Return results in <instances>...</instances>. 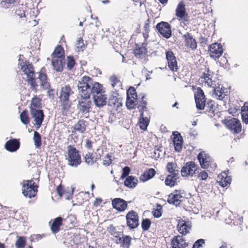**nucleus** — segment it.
<instances>
[{
    "label": "nucleus",
    "mask_w": 248,
    "mask_h": 248,
    "mask_svg": "<svg viewBox=\"0 0 248 248\" xmlns=\"http://www.w3.org/2000/svg\"><path fill=\"white\" fill-rule=\"evenodd\" d=\"M81 80L85 83V87L89 92V97L91 94L92 95L96 107L101 108L106 105L107 97L101 84L98 82L93 84L92 79L88 76H84L81 78Z\"/></svg>",
    "instance_id": "1"
},
{
    "label": "nucleus",
    "mask_w": 248,
    "mask_h": 248,
    "mask_svg": "<svg viewBox=\"0 0 248 248\" xmlns=\"http://www.w3.org/2000/svg\"><path fill=\"white\" fill-rule=\"evenodd\" d=\"M213 76L214 72L206 68L201 78L204 79L206 85L213 89V96L217 99L222 100L225 95L224 89L218 80L213 79Z\"/></svg>",
    "instance_id": "2"
},
{
    "label": "nucleus",
    "mask_w": 248,
    "mask_h": 248,
    "mask_svg": "<svg viewBox=\"0 0 248 248\" xmlns=\"http://www.w3.org/2000/svg\"><path fill=\"white\" fill-rule=\"evenodd\" d=\"M21 69L24 73L26 75L27 81L31 86V88L35 89L37 86V83L40 82V85L43 88L46 89L48 87V83L47 82V77L45 74H39L38 80L35 78V73L33 66L29 62L25 63L21 66Z\"/></svg>",
    "instance_id": "3"
},
{
    "label": "nucleus",
    "mask_w": 248,
    "mask_h": 248,
    "mask_svg": "<svg viewBox=\"0 0 248 248\" xmlns=\"http://www.w3.org/2000/svg\"><path fill=\"white\" fill-rule=\"evenodd\" d=\"M85 83L81 81V79L78 81V88L81 98L78 100L77 106L78 109L82 114H86L89 112L91 108L92 102L89 99V92L84 86Z\"/></svg>",
    "instance_id": "4"
},
{
    "label": "nucleus",
    "mask_w": 248,
    "mask_h": 248,
    "mask_svg": "<svg viewBox=\"0 0 248 248\" xmlns=\"http://www.w3.org/2000/svg\"><path fill=\"white\" fill-rule=\"evenodd\" d=\"M74 94V92L69 85L62 87L59 92V103L62 115H67L72 106L70 96Z\"/></svg>",
    "instance_id": "5"
},
{
    "label": "nucleus",
    "mask_w": 248,
    "mask_h": 248,
    "mask_svg": "<svg viewBox=\"0 0 248 248\" xmlns=\"http://www.w3.org/2000/svg\"><path fill=\"white\" fill-rule=\"evenodd\" d=\"M68 165L71 166L77 167L81 162V157L79 154L78 151L74 147L69 145L67 147Z\"/></svg>",
    "instance_id": "6"
},
{
    "label": "nucleus",
    "mask_w": 248,
    "mask_h": 248,
    "mask_svg": "<svg viewBox=\"0 0 248 248\" xmlns=\"http://www.w3.org/2000/svg\"><path fill=\"white\" fill-rule=\"evenodd\" d=\"M176 16L179 18V21L182 26H186L189 23L188 15L186 11V6L183 1L178 4L175 10Z\"/></svg>",
    "instance_id": "7"
},
{
    "label": "nucleus",
    "mask_w": 248,
    "mask_h": 248,
    "mask_svg": "<svg viewBox=\"0 0 248 248\" xmlns=\"http://www.w3.org/2000/svg\"><path fill=\"white\" fill-rule=\"evenodd\" d=\"M37 188V186H34L32 181H24L22 186V193L25 197L31 198L35 196Z\"/></svg>",
    "instance_id": "8"
},
{
    "label": "nucleus",
    "mask_w": 248,
    "mask_h": 248,
    "mask_svg": "<svg viewBox=\"0 0 248 248\" xmlns=\"http://www.w3.org/2000/svg\"><path fill=\"white\" fill-rule=\"evenodd\" d=\"M126 219L127 225L131 229L138 227L139 225L138 215L133 210L129 211L126 214Z\"/></svg>",
    "instance_id": "9"
},
{
    "label": "nucleus",
    "mask_w": 248,
    "mask_h": 248,
    "mask_svg": "<svg viewBox=\"0 0 248 248\" xmlns=\"http://www.w3.org/2000/svg\"><path fill=\"white\" fill-rule=\"evenodd\" d=\"M156 28L163 37L169 39L171 37V31L168 23L161 22L156 25Z\"/></svg>",
    "instance_id": "10"
},
{
    "label": "nucleus",
    "mask_w": 248,
    "mask_h": 248,
    "mask_svg": "<svg viewBox=\"0 0 248 248\" xmlns=\"http://www.w3.org/2000/svg\"><path fill=\"white\" fill-rule=\"evenodd\" d=\"M195 100L198 109L202 110L205 106V98L203 91L201 88H198L195 93Z\"/></svg>",
    "instance_id": "11"
},
{
    "label": "nucleus",
    "mask_w": 248,
    "mask_h": 248,
    "mask_svg": "<svg viewBox=\"0 0 248 248\" xmlns=\"http://www.w3.org/2000/svg\"><path fill=\"white\" fill-rule=\"evenodd\" d=\"M197 166L194 162H186L182 168L181 172L182 176L187 177L189 175L192 176L196 173Z\"/></svg>",
    "instance_id": "12"
},
{
    "label": "nucleus",
    "mask_w": 248,
    "mask_h": 248,
    "mask_svg": "<svg viewBox=\"0 0 248 248\" xmlns=\"http://www.w3.org/2000/svg\"><path fill=\"white\" fill-rule=\"evenodd\" d=\"M208 51L210 57L216 60L222 54L223 48L220 44L214 43L209 46Z\"/></svg>",
    "instance_id": "13"
},
{
    "label": "nucleus",
    "mask_w": 248,
    "mask_h": 248,
    "mask_svg": "<svg viewBox=\"0 0 248 248\" xmlns=\"http://www.w3.org/2000/svg\"><path fill=\"white\" fill-rule=\"evenodd\" d=\"M197 158L202 169H207L211 165L212 159L209 154L205 153L204 151L199 154Z\"/></svg>",
    "instance_id": "14"
},
{
    "label": "nucleus",
    "mask_w": 248,
    "mask_h": 248,
    "mask_svg": "<svg viewBox=\"0 0 248 248\" xmlns=\"http://www.w3.org/2000/svg\"><path fill=\"white\" fill-rule=\"evenodd\" d=\"M31 118L33 119L35 124L38 128L41 126L44 118V112L41 109H32L30 111Z\"/></svg>",
    "instance_id": "15"
},
{
    "label": "nucleus",
    "mask_w": 248,
    "mask_h": 248,
    "mask_svg": "<svg viewBox=\"0 0 248 248\" xmlns=\"http://www.w3.org/2000/svg\"><path fill=\"white\" fill-rule=\"evenodd\" d=\"M183 199L184 197L181 195L180 191L175 190L169 195L167 202L170 204H174L177 206L183 202Z\"/></svg>",
    "instance_id": "16"
},
{
    "label": "nucleus",
    "mask_w": 248,
    "mask_h": 248,
    "mask_svg": "<svg viewBox=\"0 0 248 248\" xmlns=\"http://www.w3.org/2000/svg\"><path fill=\"white\" fill-rule=\"evenodd\" d=\"M166 56L169 68L173 71H177L178 69L177 62L173 53L171 51H167Z\"/></svg>",
    "instance_id": "17"
},
{
    "label": "nucleus",
    "mask_w": 248,
    "mask_h": 248,
    "mask_svg": "<svg viewBox=\"0 0 248 248\" xmlns=\"http://www.w3.org/2000/svg\"><path fill=\"white\" fill-rule=\"evenodd\" d=\"M171 245L172 248H187L188 244L182 236L177 235L172 239Z\"/></svg>",
    "instance_id": "18"
},
{
    "label": "nucleus",
    "mask_w": 248,
    "mask_h": 248,
    "mask_svg": "<svg viewBox=\"0 0 248 248\" xmlns=\"http://www.w3.org/2000/svg\"><path fill=\"white\" fill-rule=\"evenodd\" d=\"M113 207L119 212L124 211L127 207V203L126 201L121 198H115L112 201Z\"/></svg>",
    "instance_id": "19"
},
{
    "label": "nucleus",
    "mask_w": 248,
    "mask_h": 248,
    "mask_svg": "<svg viewBox=\"0 0 248 248\" xmlns=\"http://www.w3.org/2000/svg\"><path fill=\"white\" fill-rule=\"evenodd\" d=\"M228 127L233 133H238L241 130V125L240 121L236 118H233L228 121Z\"/></svg>",
    "instance_id": "20"
},
{
    "label": "nucleus",
    "mask_w": 248,
    "mask_h": 248,
    "mask_svg": "<svg viewBox=\"0 0 248 248\" xmlns=\"http://www.w3.org/2000/svg\"><path fill=\"white\" fill-rule=\"evenodd\" d=\"M87 123H88L84 120H79L73 126V130L72 131V136L73 137L74 133L76 132L80 134H83L86 130Z\"/></svg>",
    "instance_id": "21"
},
{
    "label": "nucleus",
    "mask_w": 248,
    "mask_h": 248,
    "mask_svg": "<svg viewBox=\"0 0 248 248\" xmlns=\"http://www.w3.org/2000/svg\"><path fill=\"white\" fill-rule=\"evenodd\" d=\"M173 135L174 136L173 142L174 149L176 151L180 152L182 149V145L183 143L182 137L181 134L177 131L173 132Z\"/></svg>",
    "instance_id": "22"
},
{
    "label": "nucleus",
    "mask_w": 248,
    "mask_h": 248,
    "mask_svg": "<svg viewBox=\"0 0 248 248\" xmlns=\"http://www.w3.org/2000/svg\"><path fill=\"white\" fill-rule=\"evenodd\" d=\"M20 146L19 141L16 139H13L7 141L5 144L6 150L14 152L17 150Z\"/></svg>",
    "instance_id": "23"
},
{
    "label": "nucleus",
    "mask_w": 248,
    "mask_h": 248,
    "mask_svg": "<svg viewBox=\"0 0 248 248\" xmlns=\"http://www.w3.org/2000/svg\"><path fill=\"white\" fill-rule=\"evenodd\" d=\"M183 38L185 40L186 46L189 47L193 50L197 49V43L196 40L188 32L184 34Z\"/></svg>",
    "instance_id": "24"
},
{
    "label": "nucleus",
    "mask_w": 248,
    "mask_h": 248,
    "mask_svg": "<svg viewBox=\"0 0 248 248\" xmlns=\"http://www.w3.org/2000/svg\"><path fill=\"white\" fill-rule=\"evenodd\" d=\"M54 57L52 58L51 63L54 69L57 72H61L65 64V60L63 58H58Z\"/></svg>",
    "instance_id": "25"
},
{
    "label": "nucleus",
    "mask_w": 248,
    "mask_h": 248,
    "mask_svg": "<svg viewBox=\"0 0 248 248\" xmlns=\"http://www.w3.org/2000/svg\"><path fill=\"white\" fill-rule=\"evenodd\" d=\"M177 228L179 232L183 235H186L189 232L191 229V226L183 220H179L177 224Z\"/></svg>",
    "instance_id": "26"
},
{
    "label": "nucleus",
    "mask_w": 248,
    "mask_h": 248,
    "mask_svg": "<svg viewBox=\"0 0 248 248\" xmlns=\"http://www.w3.org/2000/svg\"><path fill=\"white\" fill-rule=\"evenodd\" d=\"M155 173L156 171L154 169H149L141 175L140 180L143 182L146 181L153 178Z\"/></svg>",
    "instance_id": "27"
},
{
    "label": "nucleus",
    "mask_w": 248,
    "mask_h": 248,
    "mask_svg": "<svg viewBox=\"0 0 248 248\" xmlns=\"http://www.w3.org/2000/svg\"><path fill=\"white\" fill-rule=\"evenodd\" d=\"M138 179L133 176H127L124 182V185L125 186L133 188L135 187L138 184Z\"/></svg>",
    "instance_id": "28"
},
{
    "label": "nucleus",
    "mask_w": 248,
    "mask_h": 248,
    "mask_svg": "<svg viewBox=\"0 0 248 248\" xmlns=\"http://www.w3.org/2000/svg\"><path fill=\"white\" fill-rule=\"evenodd\" d=\"M62 217H56L53 221L51 229L53 233H56L60 230V227L62 225Z\"/></svg>",
    "instance_id": "29"
},
{
    "label": "nucleus",
    "mask_w": 248,
    "mask_h": 248,
    "mask_svg": "<svg viewBox=\"0 0 248 248\" xmlns=\"http://www.w3.org/2000/svg\"><path fill=\"white\" fill-rule=\"evenodd\" d=\"M100 155H99V157L97 155V156L94 159L93 156V153L88 152L84 156V159L85 162L88 165H93L94 162H96L97 159L100 158Z\"/></svg>",
    "instance_id": "30"
},
{
    "label": "nucleus",
    "mask_w": 248,
    "mask_h": 248,
    "mask_svg": "<svg viewBox=\"0 0 248 248\" xmlns=\"http://www.w3.org/2000/svg\"><path fill=\"white\" fill-rule=\"evenodd\" d=\"M108 105L114 108H117L122 106L121 100L116 96H111L108 101Z\"/></svg>",
    "instance_id": "31"
},
{
    "label": "nucleus",
    "mask_w": 248,
    "mask_h": 248,
    "mask_svg": "<svg viewBox=\"0 0 248 248\" xmlns=\"http://www.w3.org/2000/svg\"><path fill=\"white\" fill-rule=\"evenodd\" d=\"M149 120L147 117H144V113H140V118L139 122L140 127L142 130H146L149 125Z\"/></svg>",
    "instance_id": "32"
},
{
    "label": "nucleus",
    "mask_w": 248,
    "mask_h": 248,
    "mask_svg": "<svg viewBox=\"0 0 248 248\" xmlns=\"http://www.w3.org/2000/svg\"><path fill=\"white\" fill-rule=\"evenodd\" d=\"M51 57L52 58L56 57L57 58V59L60 58L64 59L63 48L60 46H57L52 53Z\"/></svg>",
    "instance_id": "33"
},
{
    "label": "nucleus",
    "mask_w": 248,
    "mask_h": 248,
    "mask_svg": "<svg viewBox=\"0 0 248 248\" xmlns=\"http://www.w3.org/2000/svg\"><path fill=\"white\" fill-rule=\"evenodd\" d=\"M177 175H168L165 180V183L166 186L170 187L174 186L176 184Z\"/></svg>",
    "instance_id": "34"
},
{
    "label": "nucleus",
    "mask_w": 248,
    "mask_h": 248,
    "mask_svg": "<svg viewBox=\"0 0 248 248\" xmlns=\"http://www.w3.org/2000/svg\"><path fill=\"white\" fill-rule=\"evenodd\" d=\"M41 106V100L38 98L35 97H33L31 101L30 105V111L32 109L38 110L40 109Z\"/></svg>",
    "instance_id": "35"
},
{
    "label": "nucleus",
    "mask_w": 248,
    "mask_h": 248,
    "mask_svg": "<svg viewBox=\"0 0 248 248\" xmlns=\"http://www.w3.org/2000/svg\"><path fill=\"white\" fill-rule=\"evenodd\" d=\"M33 140L35 147L39 148L42 145V140L41 135L38 132H34Z\"/></svg>",
    "instance_id": "36"
},
{
    "label": "nucleus",
    "mask_w": 248,
    "mask_h": 248,
    "mask_svg": "<svg viewBox=\"0 0 248 248\" xmlns=\"http://www.w3.org/2000/svg\"><path fill=\"white\" fill-rule=\"evenodd\" d=\"M137 104V98H132L130 97L127 96L126 105L128 109H132L134 108Z\"/></svg>",
    "instance_id": "37"
},
{
    "label": "nucleus",
    "mask_w": 248,
    "mask_h": 248,
    "mask_svg": "<svg viewBox=\"0 0 248 248\" xmlns=\"http://www.w3.org/2000/svg\"><path fill=\"white\" fill-rule=\"evenodd\" d=\"M150 20L148 18L145 22L144 25V31L142 32L143 36L146 40L149 37V32H150Z\"/></svg>",
    "instance_id": "38"
},
{
    "label": "nucleus",
    "mask_w": 248,
    "mask_h": 248,
    "mask_svg": "<svg viewBox=\"0 0 248 248\" xmlns=\"http://www.w3.org/2000/svg\"><path fill=\"white\" fill-rule=\"evenodd\" d=\"M147 102L145 100V96L144 95L142 96L141 97V100L140 102V104H138V108H139L140 113L142 112L144 113V111L147 110Z\"/></svg>",
    "instance_id": "39"
},
{
    "label": "nucleus",
    "mask_w": 248,
    "mask_h": 248,
    "mask_svg": "<svg viewBox=\"0 0 248 248\" xmlns=\"http://www.w3.org/2000/svg\"><path fill=\"white\" fill-rule=\"evenodd\" d=\"M20 119L21 123L27 125L30 123V118L27 110H23L21 112L20 115Z\"/></svg>",
    "instance_id": "40"
},
{
    "label": "nucleus",
    "mask_w": 248,
    "mask_h": 248,
    "mask_svg": "<svg viewBox=\"0 0 248 248\" xmlns=\"http://www.w3.org/2000/svg\"><path fill=\"white\" fill-rule=\"evenodd\" d=\"M17 0H0V6L4 8H8L12 6Z\"/></svg>",
    "instance_id": "41"
},
{
    "label": "nucleus",
    "mask_w": 248,
    "mask_h": 248,
    "mask_svg": "<svg viewBox=\"0 0 248 248\" xmlns=\"http://www.w3.org/2000/svg\"><path fill=\"white\" fill-rule=\"evenodd\" d=\"M107 230L114 237L119 236V235H122L123 233L122 232L118 231L117 228L112 224L108 227Z\"/></svg>",
    "instance_id": "42"
},
{
    "label": "nucleus",
    "mask_w": 248,
    "mask_h": 248,
    "mask_svg": "<svg viewBox=\"0 0 248 248\" xmlns=\"http://www.w3.org/2000/svg\"><path fill=\"white\" fill-rule=\"evenodd\" d=\"M146 49L144 47L137 48L134 51L135 56L139 58H142L145 55Z\"/></svg>",
    "instance_id": "43"
},
{
    "label": "nucleus",
    "mask_w": 248,
    "mask_h": 248,
    "mask_svg": "<svg viewBox=\"0 0 248 248\" xmlns=\"http://www.w3.org/2000/svg\"><path fill=\"white\" fill-rule=\"evenodd\" d=\"M176 164L172 162H169L167 164V169L169 172L171 173V175H177L178 171L175 170Z\"/></svg>",
    "instance_id": "44"
},
{
    "label": "nucleus",
    "mask_w": 248,
    "mask_h": 248,
    "mask_svg": "<svg viewBox=\"0 0 248 248\" xmlns=\"http://www.w3.org/2000/svg\"><path fill=\"white\" fill-rule=\"evenodd\" d=\"M131 240L132 238L129 235L123 236L121 246L126 248H129Z\"/></svg>",
    "instance_id": "45"
},
{
    "label": "nucleus",
    "mask_w": 248,
    "mask_h": 248,
    "mask_svg": "<svg viewBox=\"0 0 248 248\" xmlns=\"http://www.w3.org/2000/svg\"><path fill=\"white\" fill-rule=\"evenodd\" d=\"M26 244V240L24 237H17V240L15 246L17 248H23Z\"/></svg>",
    "instance_id": "46"
},
{
    "label": "nucleus",
    "mask_w": 248,
    "mask_h": 248,
    "mask_svg": "<svg viewBox=\"0 0 248 248\" xmlns=\"http://www.w3.org/2000/svg\"><path fill=\"white\" fill-rule=\"evenodd\" d=\"M205 108H206V110L207 111L213 113L215 110V106L213 101H209L207 104H205Z\"/></svg>",
    "instance_id": "47"
},
{
    "label": "nucleus",
    "mask_w": 248,
    "mask_h": 248,
    "mask_svg": "<svg viewBox=\"0 0 248 248\" xmlns=\"http://www.w3.org/2000/svg\"><path fill=\"white\" fill-rule=\"evenodd\" d=\"M151 221L148 218H146L145 219H143L141 222V227L144 231L148 230L151 226Z\"/></svg>",
    "instance_id": "48"
},
{
    "label": "nucleus",
    "mask_w": 248,
    "mask_h": 248,
    "mask_svg": "<svg viewBox=\"0 0 248 248\" xmlns=\"http://www.w3.org/2000/svg\"><path fill=\"white\" fill-rule=\"evenodd\" d=\"M127 96L132 98H137L136 89L134 87H131L127 91Z\"/></svg>",
    "instance_id": "49"
},
{
    "label": "nucleus",
    "mask_w": 248,
    "mask_h": 248,
    "mask_svg": "<svg viewBox=\"0 0 248 248\" xmlns=\"http://www.w3.org/2000/svg\"><path fill=\"white\" fill-rule=\"evenodd\" d=\"M198 177L202 180H206L208 177V174L205 170H201L198 171Z\"/></svg>",
    "instance_id": "50"
},
{
    "label": "nucleus",
    "mask_w": 248,
    "mask_h": 248,
    "mask_svg": "<svg viewBox=\"0 0 248 248\" xmlns=\"http://www.w3.org/2000/svg\"><path fill=\"white\" fill-rule=\"evenodd\" d=\"M109 80L113 87H114L117 85L119 86L121 85V82L116 76H111Z\"/></svg>",
    "instance_id": "51"
},
{
    "label": "nucleus",
    "mask_w": 248,
    "mask_h": 248,
    "mask_svg": "<svg viewBox=\"0 0 248 248\" xmlns=\"http://www.w3.org/2000/svg\"><path fill=\"white\" fill-rule=\"evenodd\" d=\"M231 178L230 177L226 176L224 179L220 181V185L222 187H226L231 184Z\"/></svg>",
    "instance_id": "52"
},
{
    "label": "nucleus",
    "mask_w": 248,
    "mask_h": 248,
    "mask_svg": "<svg viewBox=\"0 0 248 248\" xmlns=\"http://www.w3.org/2000/svg\"><path fill=\"white\" fill-rule=\"evenodd\" d=\"M75 64V61L72 57H67V67L69 70H71Z\"/></svg>",
    "instance_id": "53"
},
{
    "label": "nucleus",
    "mask_w": 248,
    "mask_h": 248,
    "mask_svg": "<svg viewBox=\"0 0 248 248\" xmlns=\"http://www.w3.org/2000/svg\"><path fill=\"white\" fill-rule=\"evenodd\" d=\"M242 121L246 124H248V108L247 110H242L241 112Z\"/></svg>",
    "instance_id": "54"
},
{
    "label": "nucleus",
    "mask_w": 248,
    "mask_h": 248,
    "mask_svg": "<svg viewBox=\"0 0 248 248\" xmlns=\"http://www.w3.org/2000/svg\"><path fill=\"white\" fill-rule=\"evenodd\" d=\"M162 155V151L160 149H155L154 152V155H152L153 158L157 160Z\"/></svg>",
    "instance_id": "55"
},
{
    "label": "nucleus",
    "mask_w": 248,
    "mask_h": 248,
    "mask_svg": "<svg viewBox=\"0 0 248 248\" xmlns=\"http://www.w3.org/2000/svg\"><path fill=\"white\" fill-rule=\"evenodd\" d=\"M111 157V156L109 154H107L106 157L103 159V165L107 166H109L112 162Z\"/></svg>",
    "instance_id": "56"
},
{
    "label": "nucleus",
    "mask_w": 248,
    "mask_h": 248,
    "mask_svg": "<svg viewBox=\"0 0 248 248\" xmlns=\"http://www.w3.org/2000/svg\"><path fill=\"white\" fill-rule=\"evenodd\" d=\"M159 209H156L153 211L152 213L154 217L156 218L160 217L162 215L161 209L162 207L161 206H159Z\"/></svg>",
    "instance_id": "57"
},
{
    "label": "nucleus",
    "mask_w": 248,
    "mask_h": 248,
    "mask_svg": "<svg viewBox=\"0 0 248 248\" xmlns=\"http://www.w3.org/2000/svg\"><path fill=\"white\" fill-rule=\"evenodd\" d=\"M130 171V169L128 167H125L123 169V173L121 176L122 179H124L128 176Z\"/></svg>",
    "instance_id": "58"
},
{
    "label": "nucleus",
    "mask_w": 248,
    "mask_h": 248,
    "mask_svg": "<svg viewBox=\"0 0 248 248\" xmlns=\"http://www.w3.org/2000/svg\"><path fill=\"white\" fill-rule=\"evenodd\" d=\"M92 142L89 139H86L85 140V147L87 149L91 150L92 149Z\"/></svg>",
    "instance_id": "59"
},
{
    "label": "nucleus",
    "mask_w": 248,
    "mask_h": 248,
    "mask_svg": "<svg viewBox=\"0 0 248 248\" xmlns=\"http://www.w3.org/2000/svg\"><path fill=\"white\" fill-rule=\"evenodd\" d=\"M205 243V241L204 239H200L197 240L194 244H196V248H200L202 246V244Z\"/></svg>",
    "instance_id": "60"
},
{
    "label": "nucleus",
    "mask_w": 248,
    "mask_h": 248,
    "mask_svg": "<svg viewBox=\"0 0 248 248\" xmlns=\"http://www.w3.org/2000/svg\"><path fill=\"white\" fill-rule=\"evenodd\" d=\"M15 13L20 18L25 17V14L24 11H21L20 9H17Z\"/></svg>",
    "instance_id": "61"
},
{
    "label": "nucleus",
    "mask_w": 248,
    "mask_h": 248,
    "mask_svg": "<svg viewBox=\"0 0 248 248\" xmlns=\"http://www.w3.org/2000/svg\"><path fill=\"white\" fill-rule=\"evenodd\" d=\"M57 192L60 197L62 196L63 193L62 192V188L61 185L57 186Z\"/></svg>",
    "instance_id": "62"
},
{
    "label": "nucleus",
    "mask_w": 248,
    "mask_h": 248,
    "mask_svg": "<svg viewBox=\"0 0 248 248\" xmlns=\"http://www.w3.org/2000/svg\"><path fill=\"white\" fill-rule=\"evenodd\" d=\"M82 41H83V40L81 38L79 39L78 40V41L77 48H78V49L82 48V46L83 45Z\"/></svg>",
    "instance_id": "63"
},
{
    "label": "nucleus",
    "mask_w": 248,
    "mask_h": 248,
    "mask_svg": "<svg viewBox=\"0 0 248 248\" xmlns=\"http://www.w3.org/2000/svg\"><path fill=\"white\" fill-rule=\"evenodd\" d=\"M121 235H119V236H116L115 237L116 238V240L115 241L116 243L118 244H121L123 240V237L122 238L120 236Z\"/></svg>",
    "instance_id": "64"
}]
</instances>
